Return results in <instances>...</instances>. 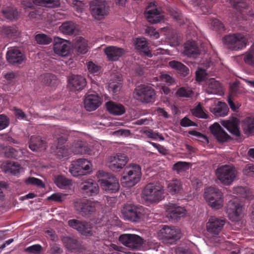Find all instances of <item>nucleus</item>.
Listing matches in <instances>:
<instances>
[{"instance_id":"4d7b16f0","label":"nucleus","mask_w":254,"mask_h":254,"mask_svg":"<svg viewBox=\"0 0 254 254\" xmlns=\"http://www.w3.org/2000/svg\"><path fill=\"white\" fill-rule=\"evenodd\" d=\"M233 193L243 197L248 196L247 189L242 186H238L233 189Z\"/></svg>"},{"instance_id":"7ed1b4c3","label":"nucleus","mask_w":254,"mask_h":254,"mask_svg":"<svg viewBox=\"0 0 254 254\" xmlns=\"http://www.w3.org/2000/svg\"><path fill=\"white\" fill-rule=\"evenodd\" d=\"M143 199L151 203H158L164 198L163 187L158 184H149L142 192Z\"/></svg>"},{"instance_id":"6ab92c4d","label":"nucleus","mask_w":254,"mask_h":254,"mask_svg":"<svg viewBox=\"0 0 254 254\" xmlns=\"http://www.w3.org/2000/svg\"><path fill=\"white\" fill-rule=\"evenodd\" d=\"M127 162V156L122 154L111 156L108 159V166L113 171L122 169Z\"/></svg>"},{"instance_id":"c03bdc74","label":"nucleus","mask_w":254,"mask_h":254,"mask_svg":"<svg viewBox=\"0 0 254 254\" xmlns=\"http://www.w3.org/2000/svg\"><path fill=\"white\" fill-rule=\"evenodd\" d=\"M74 44L78 52L81 54H85L87 52L88 49L87 42L83 38L77 37Z\"/></svg>"},{"instance_id":"f8f14e48","label":"nucleus","mask_w":254,"mask_h":254,"mask_svg":"<svg viewBox=\"0 0 254 254\" xmlns=\"http://www.w3.org/2000/svg\"><path fill=\"white\" fill-rule=\"evenodd\" d=\"M144 14L148 22L153 24L161 21L164 18L163 13L158 9L154 2H151L148 4Z\"/></svg>"},{"instance_id":"bb28decb","label":"nucleus","mask_w":254,"mask_h":254,"mask_svg":"<svg viewBox=\"0 0 254 254\" xmlns=\"http://www.w3.org/2000/svg\"><path fill=\"white\" fill-rule=\"evenodd\" d=\"M6 59L11 64H21L24 60V55L19 49L15 47L9 48L6 53Z\"/></svg>"},{"instance_id":"a18cd8bd","label":"nucleus","mask_w":254,"mask_h":254,"mask_svg":"<svg viewBox=\"0 0 254 254\" xmlns=\"http://www.w3.org/2000/svg\"><path fill=\"white\" fill-rule=\"evenodd\" d=\"M190 167V164L186 162H178L173 166V169L178 173H182L189 170Z\"/></svg>"},{"instance_id":"473e14b6","label":"nucleus","mask_w":254,"mask_h":254,"mask_svg":"<svg viewBox=\"0 0 254 254\" xmlns=\"http://www.w3.org/2000/svg\"><path fill=\"white\" fill-rule=\"evenodd\" d=\"M108 111L111 114L120 116L125 112V107L121 104L109 101L106 104Z\"/></svg>"},{"instance_id":"bf43d9fd","label":"nucleus","mask_w":254,"mask_h":254,"mask_svg":"<svg viewBox=\"0 0 254 254\" xmlns=\"http://www.w3.org/2000/svg\"><path fill=\"white\" fill-rule=\"evenodd\" d=\"M230 2L235 8L241 11L242 8H246L247 5L245 0H230Z\"/></svg>"},{"instance_id":"37998d69","label":"nucleus","mask_w":254,"mask_h":254,"mask_svg":"<svg viewBox=\"0 0 254 254\" xmlns=\"http://www.w3.org/2000/svg\"><path fill=\"white\" fill-rule=\"evenodd\" d=\"M6 156L14 158H18L25 155V151L24 150H17L9 146L6 147L4 151Z\"/></svg>"},{"instance_id":"72a5a7b5","label":"nucleus","mask_w":254,"mask_h":254,"mask_svg":"<svg viewBox=\"0 0 254 254\" xmlns=\"http://www.w3.org/2000/svg\"><path fill=\"white\" fill-rule=\"evenodd\" d=\"M29 148L33 151H37L45 149V143L39 136H32L30 138Z\"/></svg>"},{"instance_id":"1a4fd4ad","label":"nucleus","mask_w":254,"mask_h":254,"mask_svg":"<svg viewBox=\"0 0 254 254\" xmlns=\"http://www.w3.org/2000/svg\"><path fill=\"white\" fill-rule=\"evenodd\" d=\"M121 211L125 219L133 222L142 219L144 213L143 207L137 206L131 203L125 204Z\"/></svg>"},{"instance_id":"58836bf2","label":"nucleus","mask_w":254,"mask_h":254,"mask_svg":"<svg viewBox=\"0 0 254 254\" xmlns=\"http://www.w3.org/2000/svg\"><path fill=\"white\" fill-rule=\"evenodd\" d=\"M228 108L225 103L217 102V106L211 108V112L216 116L224 117L226 116L228 112Z\"/></svg>"},{"instance_id":"c9c22d12","label":"nucleus","mask_w":254,"mask_h":254,"mask_svg":"<svg viewBox=\"0 0 254 254\" xmlns=\"http://www.w3.org/2000/svg\"><path fill=\"white\" fill-rule=\"evenodd\" d=\"M184 54L189 57H194L198 54V48L194 41H188L185 44Z\"/></svg>"},{"instance_id":"680f3d73","label":"nucleus","mask_w":254,"mask_h":254,"mask_svg":"<svg viewBox=\"0 0 254 254\" xmlns=\"http://www.w3.org/2000/svg\"><path fill=\"white\" fill-rule=\"evenodd\" d=\"M42 248L41 245L37 244L26 248L25 251L30 254H39Z\"/></svg>"},{"instance_id":"20e7f679","label":"nucleus","mask_w":254,"mask_h":254,"mask_svg":"<svg viewBox=\"0 0 254 254\" xmlns=\"http://www.w3.org/2000/svg\"><path fill=\"white\" fill-rule=\"evenodd\" d=\"M204 198L208 204L213 209L218 210L223 206V194L218 188L209 187L204 192Z\"/></svg>"},{"instance_id":"338daca9","label":"nucleus","mask_w":254,"mask_h":254,"mask_svg":"<svg viewBox=\"0 0 254 254\" xmlns=\"http://www.w3.org/2000/svg\"><path fill=\"white\" fill-rule=\"evenodd\" d=\"M66 195L61 193H55L48 197L47 199L55 201H62Z\"/></svg>"},{"instance_id":"6e6d98bb","label":"nucleus","mask_w":254,"mask_h":254,"mask_svg":"<svg viewBox=\"0 0 254 254\" xmlns=\"http://www.w3.org/2000/svg\"><path fill=\"white\" fill-rule=\"evenodd\" d=\"M244 60L246 64L254 66V50L247 52L245 55Z\"/></svg>"},{"instance_id":"39448f33","label":"nucleus","mask_w":254,"mask_h":254,"mask_svg":"<svg viewBox=\"0 0 254 254\" xmlns=\"http://www.w3.org/2000/svg\"><path fill=\"white\" fill-rule=\"evenodd\" d=\"M215 175L222 184L229 186L236 179L237 171L232 165H224L220 166L216 170Z\"/></svg>"},{"instance_id":"49530a36","label":"nucleus","mask_w":254,"mask_h":254,"mask_svg":"<svg viewBox=\"0 0 254 254\" xmlns=\"http://www.w3.org/2000/svg\"><path fill=\"white\" fill-rule=\"evenodd\" d=\"M2 13L5 18L10 20L16 18L17 16V11L10 7L3 9Z\"/></svg>"},{"instance_id":"4468645a","label":"nucleus","mask_w":254,"mask_h":254,"mask_svg":"<svg viewBox=\"0 0 254 254\" xmlns=\"http://www.w3.org/2000/svg\"><path fill=\"white\" fill-rule=\"evenodd\" d=\"M159 236L164 241H176L181 238V232L178 228L164 226L160 230Z\"/></svg>"},{"instance_id":"b1692460","label":"nucleus","mask_w":254,"mask_h":254,"mask_svg":"<svg viewBox=\"0 0 254 254\" xmlns=\"http://www.w3.org/2000/svg\"><path fill=\"white\" fill-rule=\"evenodd\" d=\"M204 88H205L206 92L209 94H216L219 95L223 94V90L221 84L214 78H210L206 80Z\"/></svg>"},{"instance_id":"603ef678","label":"nucleus","mask_w":254,"mask_h":254,"mask_svg":"<svg viewBox=\"0 0 254 254\" xmlns=\"http://www.w3.org/2000/svg\"><path fill=\"white\" fill-rule=\"evenodd\" d=\"M24 182L27 185H35L42 188L45 187L44 184L41 180L34 177H29L25 180Z\"/></svg>"},{"instance_id":"a19ab883","label":"nucleus","mask_w":254,"mask_h":254,"mask_svg":"<svg viewBox=\"0 0 254 254\" xmlns=\"http://www.w3.org/2000/svg\"><path fill=\"white\" fill-rule=\"evenodd\" d=\"M63 242L68 250L74 252L78 251L79 244L76 239L65 237L63 239Z\"/></svg>"},{"instance_id":"412c9836","label":"nucleus","mask_w":254,"mask_h":254,"mask_svg":"<svg viewBox=\"0 0 254 254\" xmlns=\"http://www.w3.org/2000/svg\"><path fill=\"white\" fill-rule=\"evenodd\" d=\"M97 203L86 199H79L75 202L74 207L83 215H87L94 212Z\"/></svg>"},{"instance_id":"2f4dec72","label":"nucleus","mask_w":254,"mask_h":254,"mask_svg":"<svg viewBox=\"0 0 254 254\" xmlns=\"http://www.w3.org/2000/svg\"><path fill=\"white\" fill-rule=\"evenodd\" d=\"M54 182L58 188L62 190L69 189L73 185L71 180L63 175L55 176Z\"/></svg>"},{"instance_id":"ea45409f","label":"nucleus","mask_w":254,"mask_h":254,"mask_svg":"<svg viewBox=\"0 0 254 254\" xmlns=\"http://www.w3.org/2000/svg\"><path fill=\"white\" fill-rule=\"evenodd\" d=\"M135 48L140 52L145 54L148 57H151V54L148 51L147 48V44L145 39L143 37L136 38L134 43Z\"/></svg>"},{"instance_id":"7c9ffc66","label":"nucleus","mask_w":254,"mask_h":254,"mask_svg":"<svg viewBox=\"0 0 254 254\" xmlns=\"http://www.w3.org/2000/svg\"><path fill=\"white\" fill-rule=\"evenodd\" d=\"M220 123L230 132L237 136L240 135L238 122L236 118H232L228 120H222Z\"/></svg>"},{"instance_id":"13d9d810","label":"nucleus","mask_w":254,"mask_h":254,"mask_svg":"<svg viewBox=\"0 0 254 254\" xmlns=\"http://www.w3.org/2000/svg\"><path fill=\"white\" fill-rule=\"evenodd\" d=\"M177 94L181 97L189 98L191 96L192 91L190 89H186L184 87H181L177 91Z\"/></svg>"},{"instance_id":"0e129e2a","label":"nucleus","mask_w":254,"mask_h":254,"mask_svg":"<svg viewBox=\"0 0 254 254\" xmlns=\"http://www.w3.org/2000/svg\"><path fill=\"white\" fill-rule=\"evenodd\" d=\"M210 24L213 29L216 31H221L224 29L223 24L218 19H212Z\"/></svg>"},{"instance_id":"c85d7f7f","label":"nucleus","mask_w":254,"mask_h":254,"mask_svg":"<svg viewBox=\"0 0 254 254\" xmlns=\"http://www.w3.org/2000/svg\"><path fill=\"white\" fill-rule=\"evenodd\" d=\"M1 168L5 173L17 175L24 171L23 168L16 162H5L1 164Z\"/></svg>"},{"instance_id":"0eeeda50","label":"nucleus","mask_w":254,"mask_h":254,"mask_svg":"<svg viewBox=\"0 0 254 254\" xmlns=\"http://www.w3.org/2000/svg\"><path fill=\"white\" fill-rule=\"evenodd\" d=\"M89 6L91 15L95 20H103L109 14L110 6L106 0H93Z\"/></svg>"},{"instance_id":"09e8293b","label":"nucleus","mask_w":254,"mask_h":254,"mask_svg":"<svg viewBox=\"0 0 254 254\" xmlns=\"http://www.w3.org/2000/svg\"><path fill=\"white\" fill-rule=\"evenodd\" d=\"M192 115L199 118L206 119L207 115L204 112L200 105H198L191 110Z\"/></svg>"},{"instance_id":"e2e57ef3","label":"nucleus","mask_w":254,"mask_h":254,"mask_svg":"<svg viewBox=\"0 0 254 254\" xmlns=\"http://www.w3.org/2000/svg\"><path fill=\"white\" fill-rule=\"evenodd\" d=\"M244 175L250 177L254 178V165L253 164L247 165L243 171Z\"/></svg>"},{"instance_id":"f704fd0d","label":"nucleus","mask_w":254,"mask_h":254,"mask_svg":"<svg viewBox=\"0 0 254 254\" xmlns=\"http://www.w3.org/2000/svg\"><path fill=\"white\" fill-rule=\"evenodd\" d=\"M60 31L66 35H72L77 32V28L75 23L72 21H66L63 23L59 27Z\"/></svg>"},{"instance_id":"5fc2aeb1","label":"nucleus","mask_w":254,"mask_h":254,"mask_svg":"<svg viewBox=\"0 0 254 254\" xmlns=\"http://www.w3.org/2000/svg\"><path fill=\"white\" fill-rule=\"evenodd\" d=\"M87 67L90 74L97 75L100 73V67L92 62H89L87 63Z\"/></svg>"},{"instance_id":"f3484780","label":"nucleus","mask_w":254,"mask_h":254,"mask_svg":"<svg viewBox=\"0 0 254 254\" xmlns=\"http://www.w3.org/2000/svg\"><path fill=\"white\" fill-rule=\"evenodd\" d=\"M68 225L79 232L81 235L89 236L92 235L93 227L90 224L76 219H71L68 221Z\"/></svg>"},{"instance_id":"4c0bfd02","label":"nucleus","mask_w":254,"mask_h":254,"mask_svg":"<svg viewBox=\"0 0 254 254\" xmlns=\"http://www.w3.org/2000/svg\"><path fill=\"white\" fill-rule=\"evenodd\" d=\"M169 65L183 76H186L189 73V68L180 62L172 61L169 63Z\"/></svg>"},{"instance_id":"864d4df0","label":"nucleus","mask_w":254,"mask_h":254,"mask_svg":"<svg viewBox=\"0 0 254 254\" xmlns=\"http://www.w3.org/2000/svg\"><path fill=\"white\" fill-rule=\"evenodd\" d=\"M118 82H110L108 85V88L110 91H112L113 93H115L119 91L121 87V78L118 77Z\"/></svg>"},{"instance_id":"ddd939ff","label":"nucleus","mask_w":254,"mask_h":254,"mask_svg":"<svg viewBox=\"0 0 254 254\" xmlns=\"http://www.w3.org/2000/svg\"><path fill=\"white\" fill-rule=\"evenodd\" d=\"M119 240L124 245L131 249H137L143 244L142 238L135 234H123L120 236Z\"/></svg>"},{"instance_id":"3c124183","label":"nucleus","mask_w":254,"mask_h":254,"mask_svg":"<svg viewBox=\"0 0 254 254\" xmlns=\"http://www.w3.org/2000/svg\"><path fill=\"white\" fill-rule=\"evenodd\" d=\"M43 82L47 85L55 84L57 83L56 77L53 74L47 73L41 76Z\"/></svg>"},{"instance_id":"5701e85b","label":"nucleus","mask_w":254,"mask_h":254,"mask_svg":"<svg viewBox=\"0 0 254 254\" xmlns=\"http://www.w3.org/2000/svg\"><path fill=\"white\" fill-rule=\"evenodd\" d=\"M167 216L172 219H177L186 215V209L176 204L169 203L166 206Z\"/></svg>"},{"instance_id":"a878e982","label":"nucleus","mask_w":254,"mask_h":254,"mask_svg":"<svg viewBox=\"0 0 254 254\" xmlns=\"http://www.w3.org/2000/svg\"><path fill=\"white\" fill-rule=\"evenodd\" d=\"M101 104L99 96L96 94L87 95L84 100V105L88 111H92L97 109Z\"/></svg>"},{"instance_id":"aec40b11","label":"nucleus","mask_w":254,"mask_h":254,"mask_svg":"<svg viewBox=\"0 0 254 254\" xmlns=\"http://www.w3.org/2000/svg\"><path fill=\"white\" fill-rule=\"evenodd\" d=\"M22 3L25 7L28 8H32L34 5L55 8L60 4V0H22Z\"/></svg>"},{"instance_id":"79ce46f5","label":"nucleus","mask_w":254,"mask_h":254,"mask_svg":"<svg viewBox=\"0 0 254 254\" xmlns=\"http://www.w3.org/2000/svg\"><path fill=\"white\" fill-rule=\"evenodd\" d=\"M243 128L248 135L254 134V117L246 118L243 122Z\"/></svg>"},{"instance_id":"9d476101","label":"nucleus","mask_w":254,"mask_h":254,"mask_svg":"<svg viewBox=\"0 0 254 254\" xmlns=\"http://www.w3.org/2000/svg\"><path fill=\"white\" fill-rule=\"evenodd\" d=\"M224 44L229 49L237 50L246 47L247 40L241 34H235L226 36L223 39Z\"/></svg>"},{"instance_id":"c756f323","label":"nucleus","mask_w":254,"mask_h":254,"mask_svg":"<svg viewBox=\"0 0 254 254\" xmlns=\"http://www.w3.org/2000/svg\"><path fill=\"white\" fill-rule=\"evenodd\" d=\"M104 52L109 61L118 60L125 53L123 49L115 46H109L104 50Z\"/></svg>"},{"instance_id":"9b49d317","label":"nucleus","mask_w":254,"mask_h":254,"mask_svg":"<svg viewBox=\"0 0 254 254\" xmlns=\"http://www.w3.org/2000/svg\"><path fill=\"white\" fill-rule=\"evenodd\" d=\"M133 96L140 102L149 103L154 100L155 92L150 86L141 85L135 89Z\"/></svg>"},{"instance_id":"2eb2a0df","label":"nucleus","mask_w":254,"mask_h":254,"mask_svg":"<svg viewBox=\"0 0 254 254\" xmlns=\"http://www.w3.org/2000/svg\"><path fill=\"white\" fill-rule=\"evenodd\" d=\"M98 182L102 188L108 192L115 193L119 190V180L114 175H110L108 179H100Z\"/></svg>"},{"instance_id":"423d86ee","label":"nucleus","mask_w":254,"mask_h":254,"mask_svg":"<svg viewBox=\"0 0 254 254\" xmlns=\"http://www.w3.org/2000/svg\"><path fill=\"white\" fill-rule=\"evenodd\" d=\"M92 168L91 161L85 158H80L71 163L69 171L72 176L77 177L90 174L92 172Z\"/></svg>"},{"instance_id":"8fccbe9b","label":"nucleus","mask_w":254,"mask_h":254,"mask_svg":"<svg viewBox=\"0 0 254 254\" xmlns=\"http://www.w3.org/2000/svg\"><path fill=\"white\" fill-rule=\"evenodd\" d=\"M144 134L148 138H152L155 140H163L164 137L159 133L151 130H145Z\"/></svg>"},{"instance_id":"dca6fc26","label":"nucleus","mask_w":254,"mask_h":254,"mask_svg":"<svg viewBox=\"0 0 254 254\" xmlns=\"http://www.w3.org/2000/svg\"><path fill=\"white\" fill-rule=\"evenodd\" d=\"M80 188L82 193L88 196L96 195L99 191L97 183L92 179L82 180Z\"/></svg>"},{"instance_id":"393cba45","label":"nucleus","mask_w":254,"mask_h":254,"mask_svg":"<svg viewBox=\"0 0 254 254\" xmlns=\"http://www.w3.org/2000/svg\"><path fill=\"white\" fill-rule=\"evenodd\" d=\"M86 84V79L80 75H72L68 79V86L72 91H80Z\"/></svg>"},{"instance_id":"69168bd1","label":"nucleus","mask_w":254,"mask_h":254,"mask_svg":"<svg viewBox=\"0 0 254 254\" xmlns=\"http://www.w3.org/2000/svg\"><path fill=\"white\" fill-rule=\"evenodd\" d=\"M207 74L204 69L199 67L196 71V79L197 81L201 82L206 78Z\"/></svg>"},{"instance_id":"cd10ccee","label":"nucleus","mask_w":254,"mask_h":254,"mask_svg":"<svg viewBox=\"0 0 254 254\" xmlns=\"http://www.w3.org/2000/svg\"><path fill=\"white\" fill-rule=\"evenodd\" d=\"M211 133L219 142L226 141L229 138L228 134L222 128L220 125L215 123L210 127Z\"/></svg>"},{"instance_id":"4be33fe9","label":"nucleus","mask_w":254,"mask_h":254,"mask_svg":"<svg viewBox=\"0 0 254 254\" xmlns=\"http://www.w3.org/2000/svg\"><path fill=\"white\" fill-rule=\"evenodd\" d=\"M225 221L214 216H211L206 223L207 231L213 235H218L222 230Z\"/></svg>"},{"instance_id":"a211bd4d","label":"nucleus","mask_w":254,"mask_h":254,"mask_svg":"<svg viewBox=\"0 0 254 254\" xmlns=\"http://www.w3.org/2000/svg\"><path fill=\"white\" fill-rule=\"evenodd\" d=\"M70 49V44L68 41L59 37L54 38L53 49L56 54L62 57L66 56Z\"/></svg>"},{"instance_id":"774afa93","label":"nucleus","mask_w":254,"mask_h":254,"mask_svg":"<svg viewBox=\"0 0 254 254\" xmlns=\"http://www.w3.org/2000/svg\"><path fill=\"white\" fill-rule=\"evenodd\" d=\"M9 124V119L4 115H0V130L6 128Z\"/></svg>"},{"instance_id":"6e6552de","label":"nucleus","mask_w":254,"mask_h":254,"mask_svg":"<svg viewBox=\"0 0 254 254\" xmlns=\"http://www.w3.org/2000/svg\"><path fill=\"white\" fill-rule=\"evenodd\" d=\"M226 212L229 219L234 222L241 221L244 217L243 207L237 198H234L228 201Z\"/></svg>"},{"instance_id":"052dcab7","label":"nucleus","mask_w":254,"mask_h":254,"mask_svg":"<svg viewBox=\"0 0 254 254\" xmlns=\"http://www.w3.org/2000/svg\"><path fill=\"white\" fill-rule=\"evenodd\" d=\"M189 134L195 136L199 141L204 143H207L208 142L207 136L198 131L191 130L189 132Z\"/></svg>"},{"instance_id":"f257e3e1","label":"nucleus","mask_w":254,"mask_h":254,"mask_svg":"<svg viewBox=\"0 0 254 254\" xmlns=\"http://www.w3.org/2000/svg\"><path fill=\"white\" fill-rule=\"evenodd\" d=\"M66 141L63 137L58 138V145L54 151L56 155L59 158L67 157L72 152L75 155H92L95 154V150L89 146L87 142L81 140L74 142L70 146L69 150L63 144Z\"/></svg>"},{"instance_id":"de8ad7c7","label":"nucleus","mask_w":254,"mask_h":254,"mask_svg":"<svg viewBox=\"0 0 254 254\" xmlns=\"http://www.w3.org/2000/svg\"><path fill=\"white\" fill-rule=\"evenodd\" d=\"M35 38L39 44L47 45L52 41L51 38L44 34H37Z\"/></svg>"},{"instance_id":"e433bc0d","label":"nucleus","mask_w":254,"mask_h":254,"mask_svg":"<svg viewBox=\"0 0 254 254\" xmlns=\"http://www.w3.org/2000/svg\"><path fill=\"white\" fill-rule=\"evenodd\" d=\"M168 191L172 194L181 193L183 190V185L181 181L175 179L170 181L167 183Z\"/></svg>"},{"instance_id":"f03ea898","label":"nucleus","mask_w":254,"mask_h":254,"mask_svg":"<svg viewBox=\"0 0 254 254\" xmlns=\"http://www.w3.org/2000/svg\"><path fill=\"white\" fill-rule=\"evenodd\" d=\"M141 176V168L135 164L127 166L121 179V183L123 187L130 188L135 186L140 180Z\"/></svg>"}]
</instances>
